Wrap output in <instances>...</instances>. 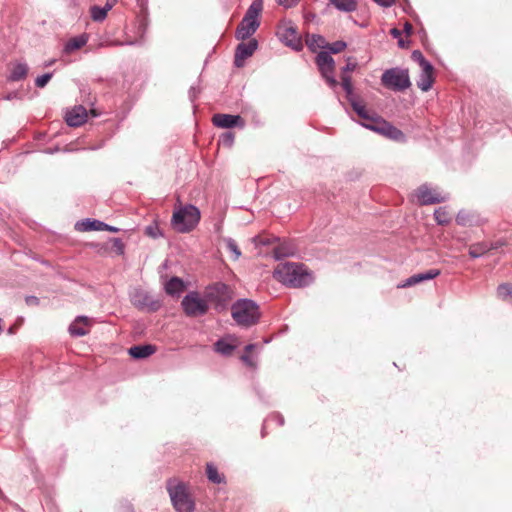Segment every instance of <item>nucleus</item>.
Wrapping results in <instances>:
<instances>
[{
    "label": "nucleus",
    "instance_id": "1",
    "mask_svg": "<svg viewBox=\"0 0 512 512\" xmlns=\"http://www.w3.org/2000/svg\"><path fill=\"white\" fill-rule=\"evenodd\" d=\"M348 102L350 103L352 109L355 113L364 120L362 122V126L365 128L375 131L391 140H395L398 142H404L406 137L405 134L386 120L375 117L369 113L365 104L356 96L353 92V86L350 76H343L341 83Z\"/></svg>",
    "mask_w": 512,
    "mask_h": 512
},
{
    "label": "nucleus",
    "instance_id": "2",
    "mask_svg": "<svg viewBox=\"0 0 512 512\" xmlns=\"http://www.w3.org/2000/svg\"><path fill=\"white\" fill-rule=\"evenodd\" d=\"M273 276L282 284L293 288L306 287L313 282L312 274L305 266L294 262L279 264Z\"/></svg>",
    "mask_w": 512,
    "mask_h": 512
},
{
    "label": "nucleus",
    "instance_id": "3",
    "mask_svg": "<svg viewBox=\"0 0 512 512\" xmlns=\"http://www.w3.org/2000/svg\"><path fill=\"white\" fill-rule=\"evenodd\" d=\"M166 488L176 512H194L195 499L186 483L177 478H170L166 482Z\"/></svg>",
    "mask_w": 512,
    "mask_h": 512
},
{
    "label": "nucleus",
    "instance_id": "4",
    "mask_svg": "<svg viewBox=\"0 0 512 512\" xmlns=\"http://www.w3.org/2000/svg\"><path fill=\"white\" fill-rule=\"evenodd\" d=\"M231 315L237 325L248 328L258 323L260 319L259 306L250 299H238L231 306Z\"/></svg>",
    "mask_w": 512,
    "mask_h": 512
},
{
    "label": "nucleus",
    "instance_id": "5",
    "mask_svg": "<svg viewBox=\"0 0 512 512\" xmlns=\"http://www.w3.org/2000/svg\"><path fill=\"white\" fill-rule=\"evenodd\" d=\"M263 10L262 0H253L251 5L245 12L244 17L240 21L235 31V37L238 40H246L250 38L259 28V16Z\"/></svg>",
    "mask_w": 512,
    "mask_h": 512
},
{
    "label": "nucleus",
    "instance_id": "6",
    "mask_svg": "<svg viewBox=\"0 0 512 512\" xmlns=\"http://www.w3.org/2000/svg\"><path fill=\"white\" fill-rule=\"evenodd\" d=\"M199 221L200 210L196 206L189 204L173 212L171 224L177 232L188 233L198 225Z\"/></svg>",
    "mask_w": 512,
    "mask_h": 512
},
{
    "label": "nucleus",
    "instance_id": "7",
    "mask_svg": "<svg viewBox=\"0 0 512 512\" xmlns=\"http://www.w3.org/2000/svg\"><path fill=\"white\" fill-rule=\"evenodd\" d=\"M233 296V289L223 282H216L209 285L205 291V298L214 303L215 309L218 312L227 308L229 302L233 299Z\"/></svg>",
    "mask_w": 512,
    "mask_h": 512
},
{
    "label": "nucleus",
    "instance_id": "8",
    "mask_svg": "<svg viewBox=\"0 0 512 512\" xmlns=\"http://www.w3.org/2000/svg\"><path fill=\"white\" fill-rule=\"evenodd\" d=\"M381 83L393 91H404L411 86L408 70L398 67L385 70L381 76Z\"/></svg>",
    "mask_w": 512,
    "mask_h": 512
},
{
    "label": "nucleus",
    "instance_id": "9",
    "mask_svg": "<svg viewBox=\"0 0 512 512\" xmlns=\"http://www.w3.org/2000/svg\"><path fill=\"white\" fill-rule=\"evenodd\" d=\"M207 299L200 297L196 291L186 294L181 302L184 313L189 317L203 316L208 312L209 306Z\"/></svg>",
    "mask_w": 512,
    "mask_h": 512
},
{
    "label": "nucleus",
    "instance_id": "10",
    "mask_svg": "<svg viewBox=\"0 0 512 512\" xmlns=\"http://www.w3.org/2000/svg\"><path fill=\"white\" fill-rule=\"evenodd\" d=\"M315 62L328 86L335 90L338 87V81L334 75L335 62L331 54L327 51H321L317 54Z\"/></svg>",
    "mask_w": 512,
    "mask_h": 512
},
{
    "label": "nucleus",
    "instance_id": "11",
    "mask_svg": "<svg viewBox=\"0 0 512 512\" xmlns=\"http://www.w3.org/2000/svg\"><path fill=\"white\" fill-rule=\"evenodd\" d=\"M277 35L279 39L285 43V45L291 47L292 49L296 51L302 49L303 45L298 35L297 29L292 25L291 22L283 23L281 26H279Z\"/></svg>",
    "mask_w": 512,
    "mask_h": 512
},
{
    "label": "nucleus",
    "instance_id": "12",
    "mask_svg": "<svg viewBox=\"0 0 512 512\" xmlns=\"http://www.w3.org/2000/svg\"><path fill=\"white\" fill-rule=\"evenodd\" d=\"M416 197L420 205L438 204L448 199L446 195H442L436 189L430 188L427 184H423L417 189Z\"/></svg>",
    "mask_w": 512,
    "mask_h": 512
},
{
    "label": "nucleus",
    "instance_id": "13",
    "mask_svg": "<svg viewBox=\"0 0 512 512\" xmlns=\"http://www.w3.org/2000/svg\"><path fill=\"white\" fill-rule=\"evenodd\" d=\"M258 48V42L256 39H251L248 42H241L237 45L235 50L234 64L240 68L243 66L244 61L251 57Z\"/></svg>",
    "mask_w": 512,
    "mask_h": 512
},
{
    "label": "nucleus",
    "instance_id": "14",
    "mask_svg": "<svg viewBox=\"0 0 512 512\" xmlns=\"http://www.w3.org/2000/svg\"><path fill=\"white\" fill-rule=\"evenodd\" d=\"M212 123L218 128L244 127L245 122L240 115L217 113L212 117Z\"/></svg>",
    "mask_w": 512,
    "mask_h": 512
},
{
    "label": "nucleus",
    "instance_id": "15",
    "mask_svg": "<svg viewBox=\"0 0 512 512\" xmlns=\"http://www.w3.org/2000/svg\"><path fill=\"white\" fill-rule=\"evenodd\" d=\"M65 121L70 127H78L87 121V111L83 106H76L71 111H68L65 116Z\"/></svg>",
    "mask_w": 512,
    "mask_h": 512
},
{
    "label": "nucleus",
    "instance_id": "16",
    "mask_svg": "<svg viewBox=\"0 0 512 512\" xmlns=\"http://www.w3.org/2000/svg\"><path fill=\"white\" fill-rule=\"evenodd\" d=\"M440 273L441 272L439 269H430L423 273L414 274V275L410 276L409 278H407L398 287H401V288L410 287V286L416 285V284L421 283L426 280H432V279L436 278L437 276H439Z\"/></svg>",
    "mask_w": 512,
    "mask_h": 512
},
{
    "label": "nucleus",
    "instance_id": "17",
    "mask_svg": "<svg viewBox=\"0 0 512 512\" xmlns=\"http://www.w3.org/2000/svg\"><path fill=\"white\" fill-rule=\"evenodd\" d=\"M433 71L434 68L432 65H427L426 67L421 68V72L417 80V86L423 92H427L432 87L434 82Z\"/></svg>",
    "mask_w": 512,
    "mask_h": 512
},
{
    "label": "nucleus",
    "instance_id": "18",
    "mask_svg": "<svg viewBox=\"0 0 512 512\" xmlns=\"http://www.w3.org/2000/svg\"><path fill=\"white\" fill-rule=\"evenodd\" d=\"M86 316H78L69 326V333L74 337L85 336L88 333L86 326L88 325Z\"/></svg>",
    "mask_w": 512,
    "mask_h": 512
},
{
    "label": "nucleus",
    "instance_id": "19",
    "mask_svg": "<svg viewBox=\"0 0 512 512\" xmlns=\"http://www.w3.org/2000/svg\"><path fill=\"white\" fill-rule=\"evenodd\" d=\"M88 40L89 35L87 33H82L76 37H73L65 43L63 52L70 54L75 50L81 49L87 44Z\"/></svg>",
    "mask_w": 512,
    "mask_h": 512
},
{
    "label": "nucleus",
    "instance_id": "20",
    "mask_svg": "<svg viewBox=\"0 0 512 512\" xmlns=\"http://www.w3.org/2000/svg\"><path fill=\"white\" fill-rule=\"evenodd\" d=\"M155 351L156 347L154 345L146 344L132 346L128 352L134 359H144L154 354Z\"/></svg>",
    "mask_w": 512,
    "mask_h": 512
},
{
    "label": "nucleus",
    "instance_id": "21",
    "mask_svg": "<svg viewBox=\"0 0 512 512\" xmlns=\"http://www.w3.org/2000/svg\"><path fill=\"white\" fill-rule=\"evenodd\" d=\"M107 224L100 221V220H91V219H85L82 221H78L75 224V228L78 231H103V228H106Z\"/></svg>",
    "mask_w": 512,
    "mask_h": 512
},
{
    "label": "nucleus",
    "instance_id": "22",
    "mask_svg": "<svg viewBox=\"0 0 512 512\" xmlns=\"http://www.w3.org/2000/svg\"><path fill=\"white\" fill-rule=\"evenodd\" d=\"M184 289V281L177 276L170 278L169 281H167L165 284V291L168 295L171 296H179L184 291Z\"/></svg>",
    "mask_w": 512,
    "mask_h": 512
},
{
    "label": "nucleus",
    "instance_id": "23",
    "mask_svg": "<svg viewBox=\"0 0 512 512\" xmlns=\"http://www.w3.org/2000/svg\"><path fill=\"white\" fill-rule=\"evenodd\" d=\"M497 246L493 245V244H486V243H476V244H473L471 245V247L469 248V255L472 257V258H479L481 257L482 255H484L486 252H488L489 250L491 249H496Z\"/></svg>",
    "mask_w": 512,
    "mask_h": 512
},
{
    "label": "nucleus",
    "instance_id": "24",
    "mask_svg": "<svg viewBox=\"0 0 512 512\" xmlns=\"http://www.w3.org/2000/svg\"><path fill=\"white\" fill-rule=\"evenodd\" d=\"M27 72H28L27 64L18 63L12 68L8 79L10 81H14V82L20 81L26 77Z\"/></svg>",
    "mask_w": 512,
    "mask_h": 512
},
{
    "label": "nucleus",
    "instance_id": "25",
    "mask_svg": "<svg viewBox=\"0 0 512 512\" xmlns=\"http://www.w3.org/2000/svg\"><path fill=\"white\" fill-rule=\"evenodd\" d=\"M306 44L310 50L315 51L320 48H326L325 38L318 34L308 35Z\"/></svg>",
    "mask_w": 512,
    "mask_h": 512
},
{
    "label": "nucleus",
    "instance_id": "26",
    "mask_svg": "<svg viewBox=\"0 0 512 512\" xmlns=\"http://www.w3.org/2000/svg\"><path fill=\"white\" fill-rule=\"evenodd\" d=\"M330 3L343 12H352L357 7L356 0H330Z\"/></svg>",
    "mask_w": 512,
    "mask_h": 512
},
{
    "label": "nucleus",
    "instance_id": "27",
    "mask_svg": "<svg viewBox=\"0 0 512 512\" xmlns=\"http://www.w3.org/2000/svg\"><path fill=\"white\" fill-rule=\"evenodd\" d=\"M497 296L499 299L512 304V284L503 283L497 288Z\"/></svg>",
    "mask_w": 512,
    "mask_h": 512
},
{
    "label": "nucleus",
    "instance_id": "28",
    "mask_svg": "<svg viewBox=\"0 0 512 512\" xmlns=\"http://www.w3.org/2000/svg\"><path fill=\"white\" fill-rule=\"evenodd\" d=\"M215 351L224 355V356H229L232 354V352L234 351L235 349V346L230 344L229 342H227L226 340L224 339H219L216 343H215Z\"/></svg>",
    "mask_w": 512,
    "mask_h": 512
},
{
    "label": "nucleus",
    "instance_id": "29",
    "mask_svg": "<svg viewBox=\"0 0 512 512\" xmlns=\"http://www.w3.org/2000/svg\"><path fill=\"white\" fill-rule=\"evenodd\" d=\"M132 303L135 307L143 309L151 305L150 297L146 293L137 292L132 297Z\"/></svg>",
    "mask_w": 512,
    "mask_h": 512
},
{
    "label": "nucleus",
    "instance_id": "30",
    "mask_svg": "<svg viewBox=\"0 0 512 512\" xmlns=\"http://www.w3.org/2000/svg\"><path fill=\"white\" fill-rule=\"evenodd\" d=\"M206 474L208 480L212 483L220 484L224 481V478L219 474L217 468L211 463H208L206 466Z\"/></svg>",
    "mask_w": 512,
    "mask_h": 512
},
{
    "label": "nucleus",
    "instance_id": "31",
    "mask_svg": "<svg viewBox=\"0 0 512 512\" xmlns=\"http://www.w3.org/2000/svg\"><path fill=\"white\" fill-rule=\"evenodd\" d=\"M434 218L439 225H447L451 221V217L444 207H439L434 211Z\"/></svg>",
    "mask_w": 512,
    "mask_h": 512
},
{
    "label": "nucleus",
    "instance_id": "32",
    "mask_svg": "<svg viewBox=\"0 0 512 512\" xmlns=\"http://www.w3.org/2000/svg\"><path fill=\"white\" fill-rule=\"evenodd\" d=\"M270 422H275L278 426H282L284 424V417L281 414H279V413L271 414L263 423V427H262V430H261L262 437L265 436L266 426Z\"/></svg>",
    "mask_w": 512,
    "mask_h": 512
},
{
    "label": "nucleus",
    "instance_id": "33",
    "mask_svg": "<svg viewBox=\"0 0 512 512\" xmlns=\"http://www.w3.org/2000/svg\"><path fill=\"white\" fill-rule=\"evenodd\" d=\"M227 250L233 254L234 260L239 259L241 256V251L236 243V241L232 238L224 239Z\"/></svg>",
    "mask_w": 512,
    "mask_h": 512
},
{
    "label": "nucleus",
    "instance_id": "34",
    "mask_svg": "<svg viewBox=\"0 0 512 512\" xmlns=\"http://www.w3.org/2000/svg\"><path fill=\"white\" fill-rule=\"evenodd\" d=\"M91 18L96 22L103 21L107 16V9L99 6H93L90 9Z\"/></svg>",
    "mask_w": 512,
    "mask_h": 512
},
{
    "label": "nucleus",
    "instance_id": "35",
    "mask_svg": "<svg viewBox=\"0 0 512 512\" xmlns=\"http://www.w3.org/2000/svg\"><path fill=\"white\" fill-rule=\"evenodd\" d=\"M411 58L414 62L418 63L421 68L427 65H432L428 60L425 59L420 50H414L411 54Z\"/></svg>",
    "mask_w": 512,
    "mask_h": 512
},
{
    "label": "nucleus",
    "instance_id": "36",
    "mask_svg": "<svg viewBox=\"0 0 512 512\" xmlns=\"http://www.w3.org/2000/svg\"><path fill=\"white\" fill-rule=\"evenodd\" d=\"M347 44L344 41H335L331 44L326 43V48L328 49L327 52L331 53H339L343 51L346 48Z\"/></svg>",
    "mask_w": 512,
    "mask_h": 512
},
{
    "label": "nucleus",
    "instance_id": "37",
    "mask_svg": "<svg viewBox=\"0 0 512 512\" xmlns=\"http://www.w3.org/2000/svg\"><path fill=\"white\" fill-rule=\"evenodd\" d=\"M234 139V133L227 131L220 136L219 144L223 145L224 147H231L234 143Z\"/></svg>",
    "mask_w": 512,
    "mask_h": 512
},
{
    "label": "nucleus",
    "instance_id": "38",
    "mask_svg": "<svg viewBox=\"0 0 512 512\" xmlns=\"http://www.w3.org/2000/svg\"><path fill=\"white\" fill-rule=\"evenodd\" d=\"M290 255H292V252L283 246H277L273 249V256L276 260H280Z\"/></svg>",
    "mask_w": 512,
    "mask_h": 512
},
{
    "label": "nucleus",
    "instance_id": "39",
    "mask_svg": "<svg viewBox=\"0 0 512 512\" xmlns=\"http://www.w3.org/2000/svg\"><path fill=\"white\" fill-rule=\"evenodd\" d=\"M53 76V73L52 72H48V73H45L41 76H38L35 80V85L36 87L38 88H43L46 86V84L50 81V79L52 78Z\"/></svg>",
    "mask_w": 512,
    "mask_h": 512
},
{
    "label": "nucleus",
    "instance_id": "40",
    "mask_svg": "<svg viewBox=\"0 0 512 512\" xmlns=\"http://www.w3.org/2000/svg\"><path fill=\"white\" fill-rule=\"evenodd\" d=\"M112 243L118 255L124 254L125 246L120 238H112Z\"/></svg>",
    "mask_w": 512,
    "mask_h": 512
},
{
    "label": "nucleus",
    "instance_id": "41",
    "mask_svg": "<svg viewBox=\"0 0 512 512\" xmlns=\"http://www.w3.org/2000/svg\"><path fill=\"white\" fill-rule=\"evenodd\" d=\"M136 41H127V42H120V41H111L108 43H100L98 47H104V46H122V45H135Z\"/></svg>",
    "mask_w": 512,
    "mask_h": 512
},
{
    "label": "nucleus",
    "instance_id": "42",
    "mask_svg": "<svg viewBox=\"0 0 512 512\" xmlns=\"http://www.w3.org/2000/svg\"><path fill=\"white\" fill-rule=\"evenodd\" d=\"M145 233L153 238H157L160 235L159 228L154 225L147 226L145 229Z\"/></svg>",
    "mask_w": 512,
    "mask_h": 512
},
{
    "label": "nucleus",
    "instance_id": "43",
    "mask_svg": "<svg viewBox=\"0 0 512 512\" xmlns=\"http://www.w3.org/2000/svg\"><path fill=\"white\" fill-rule=\"evenodd\" d=\"M356 63L355 62H350L348 61L347 64L342 68V75H341V78L343 76H348L347 73L350 72V71H353L355 70L356 68Z\"/></svg>",
    "mask_w": 512,
    "mask_h": 512
},
{
    "label": "nucleus",
    "instance_id": "44",
    "mask_svg": "<svg viewBox=\"0 0 512 512\" xmlns=\"http://www.w3.org/2000/svg\"><path fill=\"white\" fill-rule=\"evenodd\" d=\"M277 3L284 8L294 7L300 0H276Z\"/></svg>",
    "mask_w": 512,
    "mask_h": 512
},
{
    "label": "nucleus",
    "instance_id": "45",
    "mask_svg": "<svg viewBox=\"0 0 512 512\" xmlns=\"http://www.w3.org/2000/svg\"><path fill=\"white\" fill-rule=\"evenodd\" d=\"M119 512H134V508L131 503L126 501L121 504Z\"/></svg>",
    "mask_w": 512,
    "mask_h": 512
},
{
    "label": "nucleus",
    "instance_id": "46",
    "mask_svg": "<svg viewBox=\"0 0 512 512\" xmlns=\"http://www.w3.org/2000/svg\"><path fill=\"white\" fill-rule=\"evenodd\" d=\"M25 302L28 306H37L39 304V299L35 296H27L25 298Z\"/></svg>",
    "mask_w": 512,
    "mask_h": 512
},
{
    "label": "nucleus",
    "instance_id": "47",
    "mask_svg": "<svg viewBox=\"0 0 512 512\" xmlns=\"http://www.w3.org/2000/svg\"><path fill=\"white\" fill-rule=\"evenodd\" d=\"M382 7H390L393 5L394 0H373Z\"/></svg>",
    "mask_w": 512,
    "mask_h": 512
},
{
    "label": "nucleus",
    "instance_id": "48",
    "mask_svg": "<svg viewBox=\"0 0 512 512\" xmlns=\"http://www.w3.org/2000/svg\"><path fill=\"white\" fill-rule=\"evenodd\" d=\"M241 360H242L246 365H248V366H250V367H254V366H255V364H254V362L252 361V359H251L248 355H246V354H244V355H242V356H241Z\"/></svg>",
    "mask_w": 512,
    "mask_h": 512
},
{
    "label": "nucleus",
    "instance_id": "49",
    "mask_svg": "<svg viewBox=\"0 0 512 512\" xmlns=\"http://www.w3.org/2000/svg\"><path fill=\"white\" fill-rule=\"evenodd\" d=\"M115 3H116V0H108L103 8L107 9V12H108L110 9H112V7L114 6Z\"/></svg>",
    "mask_w": 512,
    "mask_h": 512
},
{
    "label": "nucleus",
    "instance_id": "50",
    "mask_svg": "<svg viewBox=\"0 0 512 512\" xmlns=\"http://www.w3.org/2000/svg\"><path fill=\"white\" fill-rule=\"evenodd\" d=\"M456 220H457V223H458V224H460V225H465V224H466V222H465V217H463V216L461 215V213H459V214H458V216H457V219H456Z\"/></svg>",
    "mask_w": 512,
    "mask_h": 512
},
{
    "label": "nucleus",
    "instance_id": "51",
    "mask_svg": "<svg viewBox=\"0 0 512 512\" xmlns=\"http://www.w3.org/2000/svg\"><path fill=\"white\" fill-rule=\"evenodd\" d=\"M391 34L395 37V38H399L401 36V31L398 30L397 28H393L391 29Z\"/></svg>",
    "mask_w": 512,
    "mask_h": 512
},
{
    "label": "nucleus",
    "instance_id": "52",
    "mask_svg": "<svg viewBox=\"0 0 512 512\" xmlns=\"http://www.w3.org/2000/svg\"><path fill=\"white\" fill-rule=\"evenodd\" d=\"M103 231L118 232L119 229L117 227L110 226V225L107 224V227L103 228Z\"/></svg>",
    "mask_w": 512,
    "mask_h": 512
},
{
    "label": "nucleus",
    "instance_id": "53",
    "mask_svg": "<svg viewBox=\"0 0 512 512\" xmlns=\"http://www.w3.org/2000/svg\"><path fill=\"white\" fill-rule=\"evenodd\" d=\"M404 29H405L407 34H410L411 31H412V25L410 23L406 22L405 25H404Z\"/></svg>",
    "mask_w": 512,
    "mask_h": 512
},
{
    "label": "nucleus",
    "instance_id": "54",
    "mask_svg": "<svg viewBox=\"0 0 512 512\" xmlns=\"http://www.w3.org/2000/svg\"><path fill=\"white\" fill-rule=\"evenodd\" d=\"M255 347H256V344H248V345L245 347V351H246V352H250V351H252Z\"/></svg>",
    "mask_w": 512,
    "mask_h": 512
},
{
    "label": "nucleus",
    "instance_id": "55",
    "mask_svg": "<svg viewBox=\"0 0 512 512\" xmlns=\"http://www.w3.org/2000/svg\"><path fill=\"white\" fill-rule=\"evenodd\" d=\"M55 61H56L55 59L49 60L44 63V66L49 67V66L53 65L55 63Z\"/></svg>",
    "mask_w": 512,
    "mask_h": 512
},
{
    "label": "nucleus",
    "instance_id": "56",
    "mask_svg": "<svg viewBox=\"0 0 512 512\" xmlns=\"http://www.w3.org/2000/svg\"><path fill=\"white\" fill-rule=\"evenodd\" d=\"M398 45H399V47H401V48H404V47H405V43H404L403 39H401V38L399 39V41H398Z\"/></svg>",
    "mask_w": 512,
    "mask_h": 512
}]
</instances>
